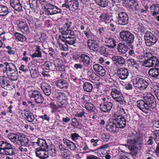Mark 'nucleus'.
I'll use <instances>...</instances> for the list:
<instances>
[{
    "mask_svg": "<svg viewBox=\"0 0 159 159\" xmlns=\"http://www.w3.org/2000/svg\"><path fill=\"white\" fill-rule=\"evenodd\" d=\"M100 18L105 20L106 23H109L112 20L111 13H106L104 14L101 15Z\"/></svg>",
    "mask_w": 159,
    "mask_h": 159,
    "instance_id": "nucleus-41",
    "label": "nucleus"
},
{
    "mask_svg": "<svg viewBox=\"0 0 159 159\" xmlns=\"http://www.w3.org/2000/svg\"><path fill=\"white\" fill-rule=\"evenodd\" d=\"M43 66L44 69L47 70H53L56 67L55 64L49 61L46 62Z\"/></svg>",
    "mask_w": 159,
    "mask_h": 159,
    "instance_id": "nucleus-38",
    "label": "nucleus"
},
{
    "mask_svg": "<svg viewBox=\"0 0 159 159\" xmlns=\"http://www.w3.org/2000/svg\"><path fill=\"white\" fill-rule=\"evenodd\" d=\"M30 7L32 9L35 10L37 8V1H34L32 2H29Z\"/></svg>",
    "mask_w": 159,
    "mask_h": 159,
    "instance_id": "nucleus-57",
    "label": "nucleus"
},
{
    "mask_svg": "<svg viewBox=\"0 0 159 159\" xmlns=\"http://www.w3.org/2000/svg\"><path fill=\"white\" fill-rule=\"evenodd\" d=\"M93 87L92 84L88 82H85L84 84L83 89L85 91L90 92L92 91Z\"/></svg>",
    "mask_w": 159,
    "mask_h": 159,
    "instance_id": "nucleus-46",
    "label": "nucleus"
},
{
    "mask_svg": "<svg viewBox=\"0 0 159 159\" xmlns=\"http://www.w3.org/2000/svg\"><path fill=\"white\" fill-rule=\"evenodd\" d=\"M24 111H26V112L25 113V116L26 120L31 123L33 126H37L39 122L37 119L35 118L34 115L31 113L30 111H26V110H24Z\"/></svg>",
    "mask_w": 159,
    "mask_h": 159,
    "instance_id": "nucleus-17",
    "label": "nucleus"
},
{
    "mask_svg": "<svg viewBox=\"0 0 159 159\" xmlns=\"http://www.w3.org/2000/svg\"><path fill=\"white\" fill-rule=\"evenodd\" d=\"M47 149H38L36 148L35 150L36 156L41 159H45L49 157V153Z\"/></svg>",
    "mask_w": 159,
    "mask_h": 159,
    "instance_id": "nucleus-20",
    "label": "nucleus"
},
{
    "mask_svg": "<svg viewBox=\"0 0 159 159\" xmlns=\"http://www.w3.org/2000/svg\"><path fill=\"white\" fill-rule=\"evenodd\" d=\"M80 137V136L79 135L76 133H72L71 134V138L74 141H76Z\"/></svg>",
    "mask_w": 159,
    "mask_h": 159,
    "instance_id": "nucleus-58",
    "label": "nucleus"
},
{
    "mask_svg": "<svg viewBox=\"0 0 159 159\" xmlns=\"http://www.w3.org/2000/svg\"><path fill=\"white\" fill-rule=\"evenodd\" d=\"M136 139L132 137H129L127 140V143L130 147L132 146L136 145Z\"/></svg>",
    "mask_w": 159,
    "mask_h": 159,
    "instance_id": "nucleus-52",
    "label": "nucleus"
},
{
    "mask_svg": "<svg viewBox=\"0 0 159 159\" xmlns=\"http://www.w3.org/2000/svg\"><path fill=\"white\" fill-rule=\"evenodd\" d=\"M63 141L64 144L66 145L67 147L70 149L72 150H75L76 149V146L72 142L66 139H63Z\"/></svg>",
    "mask_w": 159,
    "mask_h": 159,
    "instance_id": "nucleus-31",
    "label": "nucleus"
},
{
    "mask_svg": "<svg viewBox=\"0 0 159 159\" xmlns=\"http://www.w3.org/2000/svg\"><path fill=\"white\" fill-rule=\"evenodd\" d=\"M20 139L19 145L26 146L29 143V140L27 138L22 134H21Z\"/></svg>",
    "mask_w": 159,
    "mask_h": 159,
    "instance_id": "nucleus-42",
    "label": "nucleus"
},
{
    "mask_svg": "<svg viewBox=\"0 0 159 159\" xmlns=\"http://www.w3.org/2000/svg\"><path fill=\"white\" fill-rule=\"evenodd\" d=\"M153 137L152 136L149 137V139L146 142V144L148 145H152L154 143L153 139Z\"/></svg>",
    "mask_w": 159,
    "mask_h": 159,
    "instance_id": "nucleus-63",
    "label": "nucleus"
},
{
    "mask_svg": "<svg viewBox=\"0 0 159 159\" xmlns=\"http://www.w3.org/2000/svg\"><path fill=\"white\" fill-rule=\"evenodd\" d=\"M111 59L114 63L119 67L122 66L125 62V59L120 56H114L112 57Z\"/></svg>",
    "mask_w": 159,
    "mask_h": 159,
    "instance_id": "nucleus-21",
    "label": "nucleus"
},
{
    "mask_svg": "<svg viewBox=\"0 0 159 159\" xmlns=\"http://www.w3.org/2000/svg\"><path fill=\"white\" fill-rule=\"evenodd\" d=\"M84 33L87 38L92 39H93L94 36L93 34L90 30H89L88 31H84Z\"/></svg>",
    "mask_w": 159,
    "mask_h": 159,
    "instance_id": "nucleus-55",
    "label": "nucleus"
},
{
    "mask_svg": "<svg viewBox=\"0 0 159 159\" xmlns=\"http://www.w3.org/2000/svg\"><path fill=\"white\" fill-rule=\"evenodd\" d=\"M16 23L17 26L21 32L25 34H27L29 33V28L26 22L18 20L17 21Z\"/></svg>",
    "mask_w": 159,
    "mask_h": 159,
    "instance_id": "nucleus-19",
    "label": "nucleus"
},
{
    "mask_svg": "<svg viewBox=\"0 0 159 159\" xmlns=\"http://www.w3.org/2000/svg\"><path fill=\"white\" fill-rule=\"evenodd\" d=\"M130 149L131 151V154L134 156H140L139 155V153L140 152V148L137 147L136 145L132 146L130 147Z\"/></svg>",
    "mask_w": 159,
    "mask_h": 159,
    "instance_id": "nucleus-37",
    "label": "nucleus"
},
{
    "mask_svg": "<svg viewBox=\"0 0 159 159\" xmlns=\"http://www.w3.org/2000/svg\"><path fill=\"white\" fill-rule=\"evenodd\" d=\"M129 115L128 114L123 116L114 114L112 116V119L113 120H115L118 128L121 129L125 127L126 122L129 119Z\"/></svg>",
    "mask_w": 159,
    "mask_h": 159,
    "instance_id": "nucleus-4",
    "label": "nucleus"
},
{
    "mask_svg": "<svg viewBox=\"0 0 159 159\" xmlns=\"http://www.w3.org/2000/svg\"><path fill=\"white\" fill-rule=\"evenodd\" d=\"M112 49H111L106 45L105 46H101L99 48L98 51L100 53L105 57H108L109 54L112 53Z\"/></svg>",
    "mask_w": 159,
    "mask_h": 159,
    "instance_id": "nucleus-25",
    "label": "nucleus"
},
{
    "mask_svg": "<svg viewBox=\"0 0 159 159\" xmlns=\"http://www.w3.org/2000/svg\"><path fill=\"white\" fill-rule=\"evenodd\" d=\"M132 81L134 84L140 90L145 89L148 87V84L143 78L140 75H137L133 79Z\"/></svg>",
    "mask_w": 159,
    "mask_h": 159,
    "instance_id": "nucleus-6",
    "label": "nucleus"
},
{
    "mask_svg": "<svg viewBox=\"0 0 159 159\" xmlns=\"http://www.w3.org/2000/svg\"><path fill=\"white\" fill-rule=\"evenodd\" d=\"M85 112L84 109L82 110L81 111L76 113L75 115V116L81 118H84L85 116L84 115Z\"/></svg>",
    "mask_w": 159,
    "mask_h": 159,
    "instance_id": "nucleus-56",
    "label": "nucleus"
},
{
    "mask_svg": "<svg viewBox=\"0 0 159 159\" xmlns=\"http://www.w3.org/2000/svg\"><path fill=\"white\" fill-rule=\"evenodd\" d=\"M109 147V146L108 144H104L96 149L95 151L99 153L100 156H102V155H105L107 153V149H108Z\"/></svg>",
    "mask_w": 159,
    "mask_h": 159,
    "instance_id": "nucleus-30",
    "label": "nucleus"
},
{
    "mask_svg": "<svg viewBox=\"0 0 159 159\" xmlns=\"http://www.w3.org/2000/svg\"><path fill=\"white\" fill-rule=\"evenodd\" d=\"M117 49L120 55L125 54L128 50L126 46L121 43H120L118 44L117 46Z\"/></svg>",
    "mask_w": 159,
    "mask_h": 159,
    "instance_id": "nucleus-33",
    "label": "nucleus"
},
{
    "mask_svg": "<svg viewBox=\"0 0 159 159\" xmlns=\"http://www.w3.org/2000/svg\"><path fill=\"white\" fill-rule=\"evenodd\" d=\"M94 70L97 74L102 76H104L106 74V71L103 67L98 64H96L93 66Z\"/></svg>",
    "mask_w": 159,
    "mask_h": 159,
    "instance_id": "nucleus-27",
    "label": "nucleus"
},
{
    "mask_svg": "<svg viewBox=\"0 0 159 159\" xmlns=\"http://www.w3.org/2000/svg\"><path fill=\"white\" fill-rule=\"evenodd\" d=\"M16 152L14 146L6 140L0 141V154L11 156L15 155Z\"/></svg>",
    "mask_w": 159,
    "mask_h": 159,
    "instance_id": "nucleus-3",
    "label": "nucleus"
},
{
    "mask_svg": "<svg viewBox=\"0 0 159 159\" xmlns=\"http://www.w3.org/2000/svg\"><path fill=\"white\" fill-rule=\"evenodd\" d=\"M127 62L129 64L137 69H139V63L134 59L129 58L128 59Z\"/></svg>",
    "mask_w": 159,
    "mask_h": 159,
    "instance_id": "nucleus-45",
    "label": "nucleus"
},
{
    "mask_svg": "<svg viewBox=\"0 0 159 159\" xmlns=\"http://www.w3.org/2000/svg\"><path fill=\"white\" fill-rule=\"evenodd\" d=\"M137 106L140 109L142 108L143 105L145 104V102L143 100H138L137 102Z\"/></svg>",
    "mask_w": 159,
    "mask_h": 159,
    "instance_id": "nucleus-61",
    "label": "nucleus"
},
{
    "mask_svg": "<svg viewBox=\"0 0 159 159\" xmlns=\"http://www.w3.org/2000/svg\"><path fill=\"white\" fill-rule=\"evenodd\" d=\"M118 24L120 25H125L128 24L129 17L127 14L124 11H120L118 14Z\"/></svg>",
    "mask_w": 159,
    "mask_h": 159,
    "instance_id": "nucleus-16",
    "label": "nucleus"
},
{
    "mask_svg": "<svg viewBox=\"0 0 159 159\" xmlns=\"http://www.w3.org/2000/svg\"><path fill=\"white\" fill-rule=\"evenodd\" d=\"M151 135L152 136L155 141H159V130H155L152 131Z\"/></svg>",
    "mask_w": 159,
    "mask_h": 159,
    "instance_id": "nucleus-50",
    "label": "nucleus"
},
{
    "mask_svg": "<svg viewBox=\"0 0 159 159\" xmlns=\"http://www.w3.org/2000/svg\"><path fill=\"white\" fill-rule=\"evenodd\" d=\"M112 106V103L110 102H107L104 103L102 105H100V110L104 112H108L111 109Z\"/></svg>",
    "mask_w": 159,
    "mask_h": 159,
    "instance_id": "nucleus-29",
    "label": "nucleus"
},
{
    "mask_svg": "<svg viewBox=\"0 0 159 159\" xmlns=\"http://www.w3.org/2000/svg\"><path fill=\"white\" fill-rule=\"evenodd\" d=\"M145 104L143 105L140 109L143 112L147 113L149 112V108L153 109L156 106L155 99L151 93H145L143 96Z\"/></svg>",
    "mask_w": 159,
    "mask_h": 159,
    "instance_id": "nucleus-1",
    "label": "nucleus"
},
{
    "mask_svg": "<svg viewBox=\"0 0 159 159\" xmlns=\"http://www.w3.org/2000/svg\"><path fill=\"white\" fill-rule=\"evenodd\" d=\"M117 74L119 79L124 80L127 78L129 72L127 69L125 68H121L117 70Z\"/></svg>",
    "mask_w": 159,
    "mask_h": 159,
    "instance_id": "nucleus-23",
    "label": "nucleus"
},
{
    "mask_svg": "<svg viewBox=\"0 0 159 159\" xmlns=\"http://www.w3.org/2000/svg\"><path fill=\"white\" fill-rule=\"evenodd\" d=\"M56 85L61 89H67L68 87V83L64 80H59L56 83Z\"/></svg>",
    "mask_w": 159,
    "mask_h": 159,
    "instance_id": "nucleus-35",
    "label": "nucleus"
},
{
    "mask_svg": "<svg viewBox=\"0 0 159 159\" xmlns=\"http://www.w3.org/2000/svg\"><path fill=\"white\" fill-rule=\"evenodd\" d=\"M41 50L40 46H36L34 53L30 55L31 57L32 58L42 57V56Z\"/></svg>",
    "mask_w": 159,
    "mask_h": 159,
    "instance_id": "nucleus-32",
    "label": "nucleus"
},
{
    "mask_svg": "<svg viewBox=\"0 0 159 159\" xmlns=\"http://www.w3.org/2000/svg\"><path fill=\"white\" fill-rule=\"evenodd\" d=\"M71 121V124L75 128H76L79 126L81 127L82 126V125L81 123L80 124L76 119L75 118H73Z\"/></svg>",
    "mask_w": 159,
    "mask_h": 159,
    "instance_id": "nucleus-54",
    "label": "nucleus"
},
{
    "mask_svg": "<svg viewBox=\"0 0 159 159\" xmlns=\"http://www.w3.org/2000/svg\"><path fill=\"white\" fill-rule=\"evenodd\" d=\"M120 38L122 41L126 43H131L134 41V35L128 31H123L120 33Z\"/></svg>",
    "mask_w": 159,
    "mask_h": 159,
    "instance_id": "nucleus-8",
    "label": "nucleus"
},
{
    "mask_svg": "<svg viewBox=\"0 0 159 159\" xmlns=\"http://www.w3.org/2000/svg\"><path fill=\"white\" fill-rule=\"evenodd\" d=\"M148 74L153 77L159 79V68H152L148 71Z\"/></svg>",
    "mask_w": 159,
    "mask_h": 159,
    "instance_id": "nucleus-34",
    "label": "nucleus"
},
{
    "mask_svg": "<svg viewBox=\"0 0 159 159\" xmlns=\"http://www.w3.org/2000/svg\"><path fill=\"white\" fill-rule=\"evenodd\" d=\"M146 55L148 59L144 61L143 65L145 66L150 67L158 66L159 61L156 57L152 56L150 52L147 53Z\"/></svg>",
    "mask_w": 159,
    "mask_h": 159,
    "instance_id": "nucleus-5",
    "label": "nucleus"
},
{
    "mask_svg": "<svg viewBox=\"0 0 159 159\" xmlns=\"http://www.w3.org/2000/svg\"><path fill=\"white\" fill-rule=\"evenodd\" d=\"M89 48L93 51H97L99 47V45L96 42L93 40H91V42L88 43Z\"/></svg>",
    "mask_w": 159,
    "mask_h": 159,
    "instance_id": "nucleus-40",
    "label": "nucleus"
},
{
    "mask_svg": "<svg viewBox=\"0 0 159 159\" xmlns=\"http://www.w3.org/2000/svg\"><path fill=\"white\" fill-rule=\"evenodd\" d=\"M9 12L8 9L6 6L0 5V16H6Z\"/></svg>",
    "mask_w": 159,
    "mask_h": 159,
    "instance_id": "nucleus-44",
    "label": "nucleus"
},
{
    "mask_svg": "<svg viewBox=\"0 0 159 159\" xmlns=\"http://www.w3.org/2000/svg\"><path fill=\"white\" fill-rule=\"evenodd\" d=\"M30 73L31 77L34 79L37 78L39 75V71L36 69H31L30 70Z\"/></svg>",
    "mask_w": 159,
    "mask_h": 159,
    "instance_id": "nucleus-53",
    "label": "nucleus"
},
{
    "mask_svg": "<svg viewBox=\"0 0 159 159\" xmlns=\"http://www.w3.org/2000/svg\"><path fill=\"white\" fill-rule=\"evenodd\" d=\"M52 94L54 96V98H56L58 99L62 98L65 95L64 93L61 92V90L57 89H55L54 91L52 92Z\"/></svg>",
    "mask_w": 159,
    "mask_h": 159,
    "instance_id": "nucleus-43",
    "label": "nucleus"
},
{
    "mask_svg": "<svg viewBox=\"0 0 159 159\" xmlns=\"http://www.w3.org/2000/svg\"><path fill=\"white\" fill-rule=\"evenodd\" d=\"M132 2L128 5V7L132 10L134 11L138 10L139 8L138 2L135 0V2Z\"/></svg>",
    "mask_w": 159,
    "mask_h": 159,
    "instance_id": "nucleus-48",
    "label": "nucleus"
},
{
    "mask_svg": "<svg viewBox=\"0 0 159 159\" xmlns=\"http://www.w3.org/2000/svg\"><path fill=\"white\" fill-rule=\"evenodd\" d=\"M116 37L114 34L112 35L111 36H107L105 40L107 46L111 49L115 48L116 46Z\"/></svg>",
    "mask_w": 159,
    "mask_h": 159,
    "instance_id": "nucleus-18",
    "label": "nucleus"
},
{
    "mask_svg": "<svg viewBox=\"0 0 159 159\" xmlns=\"http://www.w3.org/2000/svg\"><path fill=\"white\" fill-rule=\"evenodd\" d=\"M21 134H16L13 133H10L8 135V137L11 141L15 144L19 145Z\"/></svg>",
    "mask_w": 159,
    "mask_h": 159,
    "instance_id": "nucleus-28",
    "label": "nucleus"
},
{
    "mask_svg": "<svg viewBox=\"0 0 159 159\" xmlns=\"http://www.w3.org/2000/svg\"><path fill=\"white\" fill-rule=\"evenodd\" d=\"M111 94L113 99L116 102L120 103V104H124L125 102L122 94L120 91L116 88L112 89Z\"/></svg>",
    "mask_w": 159,
    "mask_h": 159,
    "instance_id": "nucleus-7",
    "label": "nucleus"
},
{
    "mask_svg": "<svg viewBox=\"0 0 159 159\" xmlns=\"http://www.w3.org/2000/svg\"><path fill=\"white\" fill-rule=\"evenodd\" d=\"M10 6L15 10L20 12L22 11V6L20 0H10Z\"/></svg>",
    "mask_w": 159,
    "mask_h": 159,
    "instance_id": "nucleus-24",
    "label": "nucleus"
},
{
    "mask_svg": "<svg viewBox=\"0 0 159 159\" xmlns=\"http://www.w3.org/2000/svg\"><path fill=\"white\" fill-rule=\"evenodd\" d=\"M5 66L2 69V72L10 77L11 80H16L18 77L17 70L15 65L13 63L7 62L4 63Z\"/></svg>",
    "mask_w": 159,
    "mask_h": 159,
    "instance_id": "nucleus-2",
    "label": "nucleus"
},
{
    "mask_svg": "<svg viewBox=\"0 0 159 159\" xmlns=\"http://www.w3.org/2000/svg\"><path fill=\"white\" fill-rule=\"evenodd\" d=\"M0 84L2 88L8 90L12 89L15 87L14 85L11 84L9 80L4 76H0Z\"/></svg>",
    "mask_w": 159,
    "mask_h": 159,
    "instance_id": "nucleus-13",
    "label": "nucleus"
},
{
    "mask_svg": "<svg viewBox=\"0 0 159 159\" xmlns=\"http://www.w3.org/2000/svg\"><path fill=\"white\" fill-rule=\"evenodd\" d=\"M113 120L112 122L108 123L106 125V127L108 131L116 133L117 132L118 128L115 120Z\"/></svg>",
    "mask_w": 159,
    "mask_h": 159,
    "instance_id": "nucleus-26",
    "label": "nucleus"
},
{
    "mask_svg": "<svg viewBox=\"0 0 159 159\" xmlns=\"http://www.w3.org/2000/svg\"><path fill=\"white\" fill-rule=\"evenodd\" d=\"M72 25V22L71 21H67L63 26L62 31L61 32L62 35L64 36L65 38H66V36L68 35V34H70L71 35L73 36L75 34V32L71 30L70 29Z\"/></svg>",
    "mask_w": 159,
    "mask_h": 159,
    "instance_id": "nucleus-10",
    "label": "nucleus"
},
{
    "mask_svg": "<svg viewBox=\"0 0 159 159\" xmlns=\"http://www.w3.org/2000/svg\"><path fill=\"white\" fill-rule=\"evenodd\" d=\"M28 94L30 98H33L34 102L37 103H42L44 101L43 97L37 91L31 90L29 92Z\"/></svg>",
    "mask_w": 159,
    "mask_h": 159,
    "instance_id": "nucleus-11",
    "label": "nucleus"
},
{
    "mask_svg": "<svg viewBox=\"0 0 159 159\" xmlns=\"http://www.w3.org/2000/svg\"><path fill=\"white\" fill-rule=\"evenodd\" d=\"M72 7L74 9L77 10L79 7V3L77 0H75L73 2Z\"/></svg>",
    "mask_w": 159,
    "mask_h": 159,
    "instance_id": "nucleus-62",
    "label": "nucleus"
},
{
    "mask_svg": "<svg viewBox=\"0 0 159 159\" xmlns=\"http://www.w3.org/2000/svg\"><path fill=\"white\" fill-rule=\"evenodd\" d=\"M42 90L44 94L48 96H49L52 93V88L51 85L46 82H43L40 84Z\"/></svg>",
    "mask_w": 159,
    "mask_h": 159,
    "instance_id": "nucleus-22",
    "label": "nucleus"
},
{
    "mask_svg": "<svg viewBox=\"0 0 159 159\" xmlns=\"http://www.w3.org/2000/svg\"><path fill=\"white\" fill-rule=\"evenodd\" d=\"M151 7L153 8L154 11H151L152 15L153 16H157L159 15V4H153L152 5Z\"/></svg>",
    "mask_w": 159,
    "mask_h": 159,
    "instance_id": "nucleus-47",
    "label": "nucleus"
},
{
    "mask_svg": "<svg viewBox=\"0 0 159 159\" xmlns=\"http://www.w3.org/2000/svg\"><path fill=\"white\" fill-rule=\"evenodd\" d=\"M36 143L40 147V148H38V149H47L48 148V146L44 140L42 139H39Z\"/></svg>",
    "mask_w": 159,
    "mask_h": 159,
    "instance_id": "nucleus-36",
    "label": "nucleus"
},
{
    "mask_svg": "<svg viewBox=\"0 0 159 159\" xmlns=\"http://www.w3.org/2000/svg\"><path fill=\"white\" fill-rule=\"evenodd\" d=\"M68 34L66 36L67 37L66 38H65L64 37L63 35H62V38L64 39H60L58 42L59 46L61 47H62L63 48L64 46H63L62 43H60V41H62L63 42H65L66 44H68L70 45H73L75 43V39L74 38L75 34L73 36H72L70 34Z\"/></svg>",
    "mask_w": 159,
    "mask_h": 159,
    "instance_id": "nucleus-14",
    "label": "nucleus"
},
{
    "mask_svg": "<svg viewBox=\"0 0 159 159\" xmlns=\"http://www.w3.org/2000/svg\"><path fill=\"white\" fill-rule=\"evenodd\" d=\"M77 59L82 62L84 66H88L90 65V57L85 54L81 53L78 54Z\"/></svg>",
    "mask_w": 159,
    "mask_h": 159,
    "instance_id": "nucleus-15",
    "label": "nucleus"
},
{
    "mask_svg": "<svg viewBox=\"0 0 159 159\" xmlns=\"http://www.w3.org/2000/svg\"><path fill=\"white\" fill-rule=\"evenodd\" d=\"M144 38L146 44L148 47L153 45L157 41V37L150 31H147L146 32Z\"/></svg>",
    "mask_w": 159,
    "mask_h": 159,
    "instance_id": "nucleus-9",
    "label": "nucleus"
},
{
    "mask_svg": "<svg viewBox=\"0 0 159 159\" xmlns=\"http://www.w3.org/2000/svg\"><path fill=\"white\" fill-rule=\"evenodd\" d=\"M45 8V12L47 14L50 15L60 13L61 12V10L60 8L50 3L47 4Z\"/></svg>",
    "mask_w": 159,
    "mask_h": 159,
    "instance_id": "nucleus-12",
    "label": "nucleus"
},
{
    "mask_svg": "<svg viewBox=\"0 0 159 159\" xmlns=\"http://www.w3.org/2000/svg\"><path fill=\"white\" fill-rule=\"evenodd\" d=\"M49 56L52 57H54V55L55 54V51L54 50L52 47L49 48L48 51Z\"/></svg>",
    "mask_w": 159,
    "mask_h": 159,
    "instance_id": "nucleus-60",
    "label": "nucleus"
},
{
    "mask_svg": "<svg viewBox=\"0 0 159 159\" xmlns=\"http://www.w3.org/2000/svg\"><path fill=\"white\" fill-rule=\"evenodd\" d=\"M6 48L7 50V52L8 54L11 55L15 54V51L13 50L10 46H6Z\"/></svg>",
    "mask_w": 159,
    "mask_h": 159,
    "instance_id": "nucleus-59",
    "label": "nucleus"
},
{
    "mask_svg": "<svg viewBox=\"0 0 159 159\" xmlns=\"http://www.w3.org/2000/svg\"><path fill=\"white\" fill-rule=\"evenodd\" d=\"M85 108L88 111H92L95 114L97 113L98 111L94 106L90 102L86 103L85 105Z\"/></svg>",
    "mask_w": 159,
    "mask_h": 159,
    "instance_id": "nucleus-39",
    "label": "nucleus"
},
{
    "mask_svg": "<svg viewBox=\"0 0 159 159\" xmlns=\"http://www.w3.org/2000/svg\"><path fill=\"white\" fill-rule=\"evenodd\" d=\"M98 5L102 7H106L108 4L107 0H95Z\"/></svg>",
    "mask_w": 159,
    "mask_h": 159,
    "instance_id": "nucleus-51",
    "label": "nucleus"
},
{
    "mask_svg": "<svg viewBox=\"0 0 159 159\" xmlns=\"http://www.w3.org/2000/svg\"><path fill=\"white\" fill-rule=\"evenodd\" d=\"M108 27L109 29L113 31H114L116 28V26L111 23H109Z\"/></svg>",
    "mask_w": 159,
    "mask_h": 159,
    "instance_id": "nucleus-64",
    "label": "nucleus"
},
{
    "mask_svg": "<svg viewBox=\"0 0 159 159\" xmlns=\"http://www.w3.org/2000/svg\"><path fill=\"white\" fill-rule=\"evenodd\" d=\"M15 36L19 41L24 42L26 40V38L22 34L18 32H15Z\"/></svg>",
    "mask_w": 159,
    "mask_h": 159,
    "instance_id": "nucleus-49",
    "label": "nucleus"
}]
</instances>
